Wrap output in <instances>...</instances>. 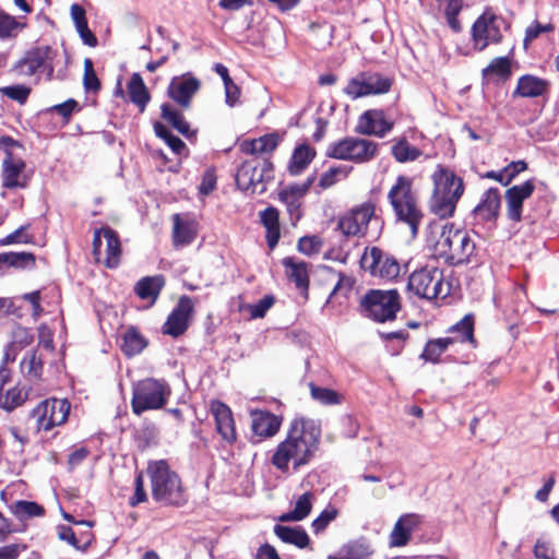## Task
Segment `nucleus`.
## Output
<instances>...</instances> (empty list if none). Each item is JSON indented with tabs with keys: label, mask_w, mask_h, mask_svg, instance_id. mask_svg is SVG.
<instances>
[{
	"label": "nucleus",
	"mask_w": 559,
	"mask_h": 559,
	"mask_svg": "<svg viewBox=\"0 0 559 559\" xmlns=\"http://www.w3.org/2000/svg\"><path fill=\"white\" fill-rule=\"evenodd\" d=\"M321 425L318 420L306 417L294 418L286 438L280 442L271 457V463L282 473L299 471L308 465L319 450Z\"/></svg>",
	"instance_id": "1"
},
{
	"label": "nucleus",
	"mask_w": 559,
	"mask_h": 559,
	"mask_svg": "<svg viewBox=\"0 0 559 559\" xmlns=\"http://www.w3.org/2000/svg\"><path fill=\"white\" fill-rule=\"evenodd\" d=\"M321 425L318 420L306 417L294 418L286 438L280 442L271 457V463L282 473L299 471L308 465L319 450Z\"/></svg>",
	"instance_id": "2"
},
{
	"label": "nucleus",
	"mask_w": 559,
	"mask_h": 559,
	"mask_svg": "<svg viewBox=\"0 0 559 559\" xmlns=\"http://www.w3.org/2000/svg\"><path fill=\"white\" fill-rule=\"evenodd\" d=\"M475 250L476 245L469 234L453 224L443 225L435 243L436 253L449 265L468 263Z\"/></svg>",
	"instance_id": "3"
},
{
	"label": "nucleus",
	"mask_w": 559,
	"mask_h": 559,
	"mask_svg": "<svg viewBox=\"0 0 559 559\" xmlns=\"http://www.w3.org/2000/svg\"><path fill=\"white\" fill-rule=\"evenodd\" d=\"M388 200L394 211L396 218L406 223L415 236L423 218L418 205V199L413 191V179L406 176H399L395 183L388 193Z\"/></svg>",
	"instance_id": "4"
},
{
	"label": "nucleus",
	"mask_w": 559,
	"mask_h": 559,
	"mask_svg": "<svg viewBox=\"0 0 559 559\" xmlns=\"http://www.w3.org/2000/svg\"><path fill=\"white\" fill-rule=\"evenodd\" d=\"M148 474L152 483V495L157 502L180 506L186 501L178 475L170 471L165 461L150 464Z\"/></svg>",
	"instance_id": "5"
},
{
	"label": "nucleus",
	"mask_w": 559,
	"mask_h": 559,
	"mask_svg": "<svg viewBox=\"0 0 559 559\" xmlns=\"http://www.w3.org/2000/svg\"><path fill=\"white\" fill-rule=\"evenodd\" d=\"M170 393V388L164 380L154 378L141 380L133 388L132 411L135 415H141L146 411L159 409L166 405Z\"/></svg>",
	"instance_id": "6"
},
{
	"label": "nucleus",
	"mask_w": 559,
	"mask_h": 559,
	"mask_svg": "<svg viewBox=\"0 0 559 559\" xmlns=\"http://www.w3.org/2000/svg\"><path fill=\"white\" fill-rule=\"evenodd\" d=\"M400 309V295L395 289L370 290L360 300L362 316L377 322L394 320Z\"/></svg>",
	"instance_id": "7"
},
{
	"label": "nucleus",
	"mask_w": 559,
	"mask_h": 559,
	"mask_svg": "<svg viewBox=\"0 0 559 559\" xmlns=\"http://www.w3.org/2000/svg\"><path fill=\"white\" fill-rule=\"evenodd\" d=\"M407 290L425 299L445 297L449 294V288L443 283V271L430 265L416 270L409 275Z\"/></svg>",
	"instance_id": "8"
},
{
	"label": "nucleus",
	"mask_w": 559,
	"mask_h": 559,
	"mask_svg": "<svg viewBox=\"0 0 559 559\" xmlns=\"http://www.w3.org/2000/svg\"><path fill=\"white\" fill-rule=\"evenodd\" d=\"M378 148V143L373 141L348 136L332 143L328 148V155L336 159L364 164L377 156Z\"/></svg>",
	"instance_id": "9"
},
{
	"label": "nucleus",
	"mask_w": 559,
	"mask_h": 559,
	"mask_svg": "<svg viewBox=\"0 0 559 559\" xmlns=\"http://www.w3.org/2000/svg\"><path fill=\"white\" fill-rule=\"evenodd\" d=\"M452 333H457V337H441L427 342L421 358L426 361L437 364L440 356L448 349L453 343L461 342H473L474 341V321L471 314L465 316L460 322L451 329Z\"/></svg>",
	"instance_id": "10"
},
{
	"label": "nucleus",
	"mask_w": 559,
	"mask_h": 559,
	"mask_svg": "<svg viewBox=\"0 0 559 559\" xmlns=\"http://www.w3.org/2000/svg\"><path fill=\"white\" fill-rule=\"evenodd\" d=\"M93 255L109 269L119 265L121 245L115 230L108 227L96 229L93 237Z\"/></svg>",
	"instance_id": "11"
},
{
	"label": "nucleus",
	"mask_w": 559,
	"mask_h": 559,
	"mask_svg": "<svg viewBox=\"0 0 559 559\" xmlns=\"http://www.w3.org/2000/svg\"><path fill=\"white\" fill-rule=\"evenodd\" d=\"M374 212L376 204L372 201L356 205L338 218L337 229L346 237H362Z\"/></svg>",
	"instance_id": "12"
},
{
	"label": "nucleus",
	"mask_w": 559,
	"mask_h": 559,
	"mask_svg": "<svg viewBox=\"0 0 559 559\" xmlns=\"http://www.w3.org/2000/svg\"><path fill=\"white\" fill-rule=\"evenodd\" d=\"M504 20L490 11H485L473 24L472 36L475 49L481 51L490 44L501 40Z\"/></svg>",
	"instance_id": "13"
},
{
	"label": "nucleus",
	"mask_w": 559,
	"mask_h": 559,
	"mask_svg": "<svg viewBox=\"0 0 559 559\" xmlns=\"http://www.w3.org/2000/svg\"><path fill=\"white\" fill-rule=\"evenodd\" d=\"M70 412V404L67 400L50 399L45 400L32 412V417L36 419L37 428L48 431L56 426L62 425Z\"/></svg>",
	"instance_id": "14"
},
{
	"label": "nucleus",
	"mask_w": 559,
	"mask_h": 559,
	"mask_svg": "<svg viewBox=\"0 0 559 559\" xmlns=\"http://www.w3.org/2000/svg\"><path fill=\"white\" fill-rule=\"evenodd\" d=\"M361 266L371 275L383 280H394L401 273L400 262L390 253L373 247L361 258Z\"/></svg>",
	"instance_id": "15"
},
{
	"label": "nucleus",
	"mask_w": 559,
	"mask_h": 559,
	"mask_svg": "<svg viewBox=\"0 0 559 559\" xmlns=\"http://www.w3.org/2000/svg\"><path fill=\"white\" fill-rule=\"evenodd\" d=\"M194 305L189 296H181L163 325V333L173 337L182 335L189 328Z\"/></svg>",
	"instance_id": "16"
},
{
	"label": "nucleus",
	"mask_w": 559,
	"mask_h": 559,
	"mask_svg": "<svg viewBox=\"0 0 559 559\" xmlns=\"http://www.w3.org/2000/svg\"><path fill=\"white\" fill-rule=\"evenodd\" d=\"M314 176H310L304 183L288 186L278 192V199L285 204L293 225H295L302 216L301 201L314 182Z\"/></svg>",
	"instance_id": "17"
},
{
	"label": "nucleus",
	"mask_w": 559,
	"mask_h": 559,
	"mask_svg": "<svg viewBox=\"0 0 559 559\" xmlns=\"http://www.w3.org/2000/svg\"><path fill=\"white\" fill-rule=\"evenodd\" d=\"M394 127L392 120H388L382 109H369L358 119L356 131L362 135L384 138Z\"/></svg>",
	"instance_id": "18"
},
{
	"label": "nucleus",
	"mask_w": 559,
	"mask_h": 559,
	"mask_svg": "<svg viewBox=\"0 0 559 559\" xmlns=\"http://www.w3.org/2000/svg\"><path fill=\"white\" fill-rule=\"evenodd\" d=\"M200 86L201 82L190 74L175 76L168 86V95L181 107L189 108L191 99Z\"/></svg>",
	"instance_id": "19"
},
{
	"label": "nucleus",
	"mask_w": 559,
	"mask_h": 559,
	"mask_svg": "<svg viewBox=\"0 0 559 559\" xmlns=\"http://www.w3.org/2000/svg\"><path fill=\"white\" fill-rule=\"evenodd\" d=\"M211 414L215 420L216 431L222 439L229 444L237 440V432L231 409L223 402L212 401L210 404Z\"/></svg>",
	"instance_id": "20"
},
{
	"label": "nucleus",
	"mask_w": 559,
	"mask_h": 559,
	"mask_svg": "<svg viewBox=\"0 0 559 559\" xmlns=\"http://www.w3.org/2000/svg\"><path fill=\"white\" fill-rule=\"evenodd\" d=\"M534 190V180L530 179L524 183L513 186L506 191L507 216L510 221H521L523 202L533 194Z\"/></svg>",
	"instance_id": "21"
},
{
	"label": "nucleus",
	"mask_w": 559,
	"mask_h": 559,
	"mask_svg": "<svg viewBox=\"0 0 559 559\" xmlns=\"http://www.w3.org/2000/svg\"><path fill=\"white\" fill-rule=\"evenodd\" d=\"M264 174L254 162H243L236 174L237 187L251 193H263L265 191Z\"/></svg>",
	"instance_id": "22"
},
{
	"label": "nucleus",
	"mask_w": 559,
	"mask_h": 559,
	"mask_svg": "<svg viewBox=\"0 0 559 559\" xmlns=\"http://www.w3.org/2000/svg\"><path fill=\"white\" fill-rule=\"evenodd\" d=\"M420 524V516L415 513H407L396 521L392 532L390 533V547H403L411 540L413 532Z\"/></svg>",
	"instance_id": "23"
},
{
	"label": "nucleus",
	"mask_w": 559,
	"mask_h": 559,
	"mask_svg": "<svg viewBox=\"0 0 559 559\" xmlns=\"http://www.w3.org/2000/svg\"><path fill=\"white\" fill-rule=\"evenodd\" d=\"M25 163L21 158H13L10 152L2 163V186L7 189L25 188L26 178L23 176Z\"/></svg>",
	"instance_id": "24"
},
{
	"label": "nucleus",
	"mask_w": 559,
	"mask_h": 559,
	"mask_svg": "<svg viewBox=\"0 0 559 559\" xmlns=\"http://www.w3.org/2000/svg\"><path fill=\"white\" fill-rule=\"evenodd\" d=\"M251 429L255 436L270 438L275 436L281 427V419L267 411L251 412Z\"/></svg>",
	"instance_id": "25"
},
{
	"label": "nucleus",
	"mask_w": 559,
	"mask_h": 559,
	"mask_svg": "<svg viewBox=\"0 0 559 559\" xmlns=\"http://www.w3.org/2000/svg\"><path fill=\"white\" fill-rule=\"evenodd\" d=\"M433 182V193L443 194L445 197H451V194L456 190L460 185L461 195L464 192V183L463 180L455 176V174L448 168L442 166H438L436 171L431 176Z\"/></svg>",
	"instance_id": "26"
},
{
	"label": "nucleus",
	"mask_w": 559,
	"mask_h": 559,
	"mask_svg": "<svg viewBox=\"0 0 559 559\" xmlns=\"http://www.w3.org/2000/svg\"><path fill=\"white\" fill-rule=\"evenodd\" d=\"M500 192L497 188H489L483 195L480 203L474 209L475 216L484 222H496L500 211Z\"/></svg>",
	"instance_id": "27"
},
{
	"label": "nucleus",
	"mask_w": 559,
	"mask_h": 559,
	"mask_svg": "<svg viewBox=\"0 0 559 559\" xmlns=\"http://www.w3.org/2000/svg\"><path fill=\"white\" fill-rule=\"evenodd\" d=\"M173 242L175 247L190 245L198 235V224L193 219L182 218L179 214L173 216Z\"/></svg>",
	"instance_id": "28"
},
{
	"label": "nucleus",
	"mask_w": 559,
	"mask_h": 559,
	"mask_svg": "<svg viewBox=\"0 0 559 559\" xmlns=\"http://www.w3.org/2000/svg\"><path fill=\"white\" fill-rule=\"evenodd\" d=\"M260 221L265 228V238L267 246L273 250L278 243L281 237L280 212L274 206H269L260 212Z\"/></svg>",
	"instance_id": "29"
},
{
	"label": "nucleus",
	"mask_w": 559,
	"mask_h": 559,
	"mask_svg": "<svg viewBox=\"0 0 559 559\" xmlns=\"http://www.w3.org/2000/svg\"><path fill=\"white\" fill-rule=\"evenodd\" d=\"M460 185L456 190L451 194V197H445L443 194L433 193L429 201L430 211L439 216L440 218H447L453 215L456 203L461 198Z\"/></svg>",
	"instance_id": "30"
},
{
	"label": "nucleus",
	"mask_w": 559,
	"mask_h": 559,
	"mask_svg": "<svg viewBox=\"0 0 559 559\" xmlns=\"http://www.w3.org/2000/svg\"><path fill=\"white\" fill-rule=\"evenodd\" d=\"M548 88V82L534 76V75H522L519 81L516 88L513 92L514 96L534 98L542 96Z\"/></svg>",
	"instance_id": "31"
},
{
	"label": "nucleus",
	"mask_w": 559,
	"mask_h": 559,
	"mask_svg": "<svg viewBox=\"0 0 559 559\" xmlns=\"http://www.w3.org/2000/svg\"><path fill=\"white\" fill-rule=\"evenodd\" d=\"M52 58V49L48 46L38 47L29 51L23 60L26 72L33 74L41 69L48 68L49 73L53 71L52 66L48 63Z\"/></svg>",
	"instance_id": "32"
},
{
	"label": "nucleus",
	"mask_w": 559,
	"mask_h": 559,
	"mask_svg": "<svg viewBox=\"0 0 559 559\" xmlns=\"http://www.w3.org/2000/svg\"><path fill=\"white\" fill-rule=\"evenodd\" d=\"M162 118L182 134L188 140L195 138L197 131L191 130L189 122L185 119L183 115L175 109L170 104H163L160 106Z\"/></svg>",
	"instance_id": "33"
},
{
	"label": "nucleus",
	"mask_w": 559,
	"mask_h": 559,
	"mask_svg": "<svg viewBox=\"0 0 559 559\" xmlns=\"http://www.w3.org/2000/svg\"><path fill=\"white\" fill-rule=\"evenodd\" d=\"M283 265L289 271L288 278L300 289L305 298L308 297L309 274L306 262H296L293 258L283 260Z\"/></svg>",
	"instance_id": "34"
},
{
	"label": "nucleus",
	"mask_w": 559,
	"mask_h": 559,
	"mask_svg": "<svg viewBox=\"0 0 559 559\" xmlns=\"http://www.w3.org/2000/svg\"><path fill=\"white\" fill-rule=\"evenodd\" d=\"M35 255L31 252H3L0 253V273L13 267L16 270L33 269Z\"/></svg>",
	"instance_id": "35"
},
{
	"label": "nucleus",
	"mask_w": 559,
	"mask_h": 559,
	"mask_svg": "<svg viewBox=\"0 0 559 559\" xmlns=\"http://www.w3.org/2000/svg\"><path fill=\"white\" fill-rule=\"evenodd\" d=\"M274 533L283 543L295 545L301 549L308 547L310 543L307 532L300 526L290 527L277 524L274 526Z\"/></svg>",
	"instance_id": "36"
},
{
	"label": "nucleus",
	"mask_w": 559,
	"mask_h": 559,
	"mask_svg": "<svg viewBox=\"0 0 559 559\" xmlns=\"http://www.w3.org/2000/svg\"><path fill=\"white\" fill-rule=\"evenodd\" d=\"M314 495L310 491L302 493L296 501L292 511L283 513L278 520L281 522H299L306 519L312 509Z\"/></svg>",
	"instance_id": "37"
},
{
	"label": "nucleus",
	"mask_w": 559,
	"mask_h": 559,
	"mask_svg": "<svg viewBox=\"0 0 559 559\" xmlns=\"http://www.w3.org/2000/svg\"><path fill=\"white\" fill-rule=\"evenodd\" d=\"M373 554L370 545L358 539L344 545L340 555H330L328 559H368Z\"/></svg>",
	"instance_id": "38"
},
{
	"label": "nucleus",
	"mask_w": 559,
	"mask_h": 559,
	"mask_svg": "<svg viewBox=\"0 0 559 559\" xmlns=\"http://www.w3.org/2000/svg\"><path fill=\"white\" fill-rule=\"evenodd\" d=\"M128 94L130 100L143 112L150 102L148 91L139 73H134L128 83Z\"/></svg>",
	"instance_id": "39"
},
{
	"label": "nucleus",
	"mask_w": 559,
	"mask_h": 559,
	"mask_svg": "<svg viewBox=\"0 0 559 559\" xmlns=\"http://www.w3.org/2000/svg\"><path fill=\"white\" fill-rule=\"evenodd\" d=\"M316 156V152L307 144L297 146L289 162L288 170L292 175L301 174Z\"/></svg>",
	"instance_id": "40"
},
{
	"label": "nucleus",
	"mask_w": 559,
	"mask_h": 559,
	"mask_svg": "<svg viewBox=\"0 0 559 559\" xmlns=\"http://www.w3.org/2000/svg\"><path fill=\"white\" fill-rule=\"evenodd\" d=\"M280 142L276 133H269L250 142L243 143V151L246 153L258 155L273 152Z\"/></svg>",
	"instance_id": "41"
},
{
	"label": "nucleus",
	"mask_w": 559,
	"mask_h": 559,
	"mask_svg": "<svg viewBox=\"0 0 559 559\" xmlns=\"http://www.w3.org/2000/svg\"><path fill=\"white\" fill-rule=\"evenodd\" d=\"M391 154L399 163H408L418 159L423 152L412 145L406 138H400L394 141L391 147Z\"/></svg>",
	"instance_id": "42"
},
{
	"label": "nucleus",
	"mask_w": 559,
	"mask_h": 559,
	"mask_svg": "<svg viewBox=\"0 0 559 559\" xmlns=\"http://www.w3.org/2000/svg\"><path fill=\"white\" fill-rule=\"evenodd\" d=\"M164 285L165 280L162 275L143 277L136 283L135 293L141 299H156Z\"/></svg>",
	"instance_id": "43"
},
{
	"label": "nucleus",
	"mask_w": 559,
	"mask_h": 559,
	"mask_svg": "<svg viewBox=\"0 0 559 559\" xmlns=\"http://www.w3.org/2000/svg\"><path fill=\"white\" fill-rule=\"evenodd\" d=\"M27 391L19 385L5 388L0 392V407L12 411L21 406L27 399Z\"/></svg>",
	"instance_id": "44"
},
{
	"label": "nucleus",
	"mask_w": 559,
	"mask_h": 559,
	"mask_svg": "<svg viewBox=\"0 0 559 559\" xmlns=\"http://www.w3.org/2000/svg\"><path fill=\"white\" fill-rule=\"evenodd\" d=\"M147 345L146 340L133 328L129 329L124 336L121 349L128 357L140 354Z\"/></svg>",
	"instance_id": "45"
},
{
	"label": "nucleus",
	"mask_w": 559,
	"mask_h": 559,
	"mask_svg": "<svg viewBox=\"0 0 559 559\" xmlns=\"http://www.w3.org/2000/svg\"><path fill=\"white\" fill-rule=\"evenodd\" d=\"M22 371L34 379H38L43 372V356L36 349L26 353L21 361Z\"/></svg>",
	"instance_id": "46"
},
{
	"label": "nucleus",
	"mask_w": 559,
	"mask_h": 559,
	"mask_svg": "<svg viewBox=\"0 0 559 559\" xmlns=\"http://www.w3.org/2000/svg\"><path fill=\"white\" fill-rule=\"evenodd\" d=\"M11 512L20 520H25L34 516H41L45 509L36 502L19 500L10 506Z\"/></svg>",
	"instance_id": "47"
},
{
	"label": "nucleus",
	"mask_w": 559,
	"mask_h": 559,
	"mask_svg": "<svg viewBox=\"0 0 559 559\" xmlns=\"http://www.w3.org/2000/svg\"><path fill=\"white\" fill-rule=\"evenodd\" d=\"M23 27L24 24L0 9V39L15 37Z\"/></svg>",
	"instance_id": "48"
},
{
	"label": "nucleus",
	"mask_w": 559,
	"mask_h": 559,
	"mask_svg": "<svg viewBox=\"0 0 559 559\" xmlns=\"http://www.w3.org/2000/svg\"><path fill=\"white\" fill-rule=\"evenodd\" d=\"M154 131L158 138L166 142L174 153L181 155L187 150L183 141L174 135L163 123L156 122L154 124Z\"/></svg>",
	"instance_id": "49"
},
{
	"label": "nucleus",
	"mask_w": 559,
	"mask_h": 559,
	"mask_svg": "<svg viewBox=\"0 0 559 559\" xmlns=\"http://www.w3.org/2000/svg\"><path fill=\"white\" fill-rule=\"evenodd\" d=\"M311 397L322 405H335L341 403V395L332 389L318 386L310 383Z\"/></svg>",
	"instance_id": "50"
},
{
	"label": "nucleus",
	"mask_w": 559,
	"mask_h": 559,
	"mask_svg": "<svg viewBox=\"0 0 559 559\" xmlns=\"http://www.w3.org/2000/svg\"><path fill=\"white\" fill-rule=\"evenodd\" d=\"M365 79L367 82V90L369 91V95L384 94L391 88V81L378 73L365 74Z\"/></svg>",
	"instance_id": "51"
},
{
	"label": "nucleus",
	"mask_w": 559,
	"mask_h": 559,
	"mask_svg": "<svg viewBox=\"0 0 559 559\" xmlns=\"http://www.w3.org/2000/svg\"><path fill=\"white\" fill-rule=\"evenodd\" d=\"M369 91L367 90V82L365 79V73L360 74L356 78H353L348 81L346 87L344 88V93L349 96L352 99H357L360 97L368 96Z\"/></svg>",
	"instance_id": "52"
},
{
	"label": "nucleus",
	"mask_w": 559,
	"mask_h": 559,
	"mask_svg": "<svg viewBox=\"0 0 559 559\" xmlns=\"http://www.w3.org/2000/svg\"><path fill=\"white\" fill-rule=\"evenodd\" d=\"M462 10V0H448L447 7L444 10V15L448 22V25L454 32L459 33L462 29L461 23L457 19Z\"/></svg>",
	"instance_id": "53"
},
{
	"label": "nucleus",
	"mask_w": 559,
	"mask_h": 559,
	"mask_svg": "<svg viewBox=\"0 0 559 559\" xmlns=\"http://www.w3.org/2000/svg\"><path fill=\"white\" fill-rule=\"evenodd\" d=\"M28 225H23L13 233L0 239V247L10 246L14 243H29L33 242L34 237L27 233Z\"/></svg>",
	"instance_id": "54"
},
{
	"label": "nucleus",
	"mask_w": 559,
	"mask_h": 559,
	"mask_svg": "<svg viewBox=\"0 0 559 559\" xmlns=\"http://www.w3.org/2000/svg\"><path fill=\"white\" fill-rule=\"evenodd\" d=\"M338 511L334 507L324 509L318 518L312 521V530L316 534L323 532L326 526L336 519Z\"/></svg>",
	"instance_id": "55"
},
{
	"label": "nucleus",
	"mask_w": 559,
	"mask_h": 559,
	"mask_svg": "<svg viewBox=\"0 0 559 559\" xmlns=\"http://www.w3.org/2000/svg\"><path fill=\"white\" fill-rule=\"evenodd\" d=\"M323 246V241L319 236H305L298 241V250L306 254L311 255L319 253Z\"/></svg>",
	"instance_id": "56"
},
{
	"label": "nucleus",
	"mask_w": 559,
	"mask_h": 559,
	"mask_svg": "<svg viewBox=\"0 0 559 559\" xmlns=\"http://www.w3.org/2000/svg\"><path fill=\"white\" fill-rule=\"evenodd\" d=\"M485 76L496 74L498 76H508L510 74V62L506 57L493 59L487 68L483 70Z\"/></svg>",
	"instance_id": "57"
},
{
	"label": "nucleus",
	"mask_w": 559,
	"mask_h": 559,
	"mask_svg": "<svg viewBox=\"0 0 559 559\" xmlns=\"http://www.w3.org/2000/svg\"><path fill=\"white\" fill-rule=\"evenodd\" d=\"M83 84L86 91L96 92L100 88V82L95 73L93 61L88 58L84 60Z\"/></svg>",
	"instance_id": "58"
},
{
	"label": "nucleus",
	"mask_w": 559,
	"mask_h": 559,
	"mask_svg": "<svg viewBox=\"0 0 559 559\" xmlns=\"http://www.w3.org/2000/svg\"><path fill=\"white\" fill-rule=\"evenodd\" d=\"M274 305V297L271 295L264 296L257 304L248 307L252 319L263 318L267 310Z\"/></svg>",
	"instance_id": "59"
},
{
	"label": "nucleus",
	"mask_w": 559,
	"mask_h": 559,
	"mask_svg": "<svg viewBox=\"0 0 559 559\" xmlns=\"http://www.w3.org/2000/svg\"><path fill=\"white\" fill-rule=\"evenodd\" d=\"M1 92L7 97L23 104L26 102L31 90L24 85H13L3 87Z\"/></svg>",
	"instance_id": "60"
},
{
	"label": "nucleus",
	"mask_w": 559,
	"mask_h": 559,
	"mask_svg": "<svg viewBox=\"0 0 559 559\" xmlns=\"http://www.w3.org/2000/svg\"><path fill=\"white\" fill-rule=\"evenodd\" d=\"M341 175L346 177V173L343 167H331L322 174L319 180V186L322 189L330 188L337 181V177Z\"/></svg>",
	"instance_id": "61"
},
{
	"label": "nucleus",
	"mask_w": 559,
	"mask_h": 559,
	"mask_svg": "<svg viewBox=\"0 0 559 559\" xmlns=\"http://www.w3.org/2000/svg\"><path fill=\"white\" fill-rule=\"evenodd\" d=\"M354 278L346 275V274H343V273H338V281L336 283V285L334 286L331 295H330V298L336 294H342L343 296H347V294L352 290L353 286H354Z\"/></svg>",
	"instance_id": "62"
},
{
	"label": "nucleus",
	"mask_w": 559,
	"mask_h": 559,
	"mask_svg": "<svg viewBox=\"0 0 559 559\" xmlns=\"http://www.w3.org/2000/svg\"><path fill=\"white\" fill-rule=\"evenodd\" d=\"M134 485H135L134 495L129 500V504L131 507H135L139 503L144 502L146 500V492L144 490V480H143V475L141 473L138 474V476L135 477Z\"/></svg>",
	"instance_id": "63"
},
{
	"label": "nucleus",
	"mask_w": 559,
	"mask_h": 559,
	"mask_svg": "<svg viewBox=\"0 0 559 559\" xmlns=\"http://www.w3.org/2000/svg\"><path fill=\"white\" fill-rule=\"evenodd\" d=\"M534 556L536 559H556L555 551L546 542L537 540L534 547Z\"/></svg>",
	"instance_id": "64"
}]
</instances>
